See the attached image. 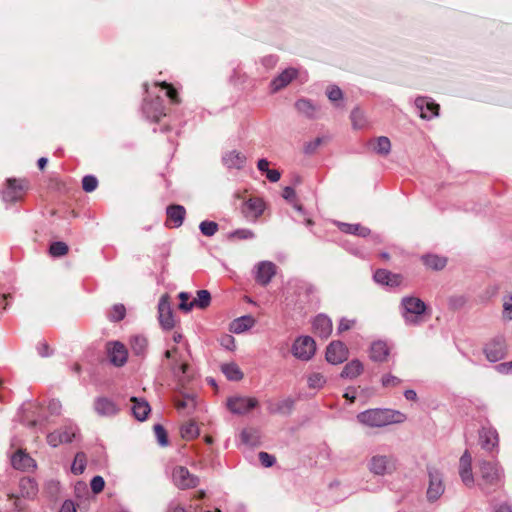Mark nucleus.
Returning a JSON list of instances; mask_svg holds the SVG:
<instances>
[{
  "label": "nucleus",
  "mask_w": 512,
  "mask_h": 512,
  "mask_svg": "<svg viewBox=\"0 0 512 512\" xmlns=\"http://www.w3.org/2000/svg\"><path fill=\"white\" fill-rule=\"evenodd\" d=\"M357 420L368 427H384L394 423H402L405 415L392 409H368L357 415Z\"/></svg>",
  "instance_id": "f257e3e1"
},
{
  "label": "nucleus",
  "mask_w": 512,
  "mask_h": 512,
  "mask_svg": "<svg viewBox=\"0 0 512 512\" xmlns=\"http://www.w3.org/2000/svg\"><path fill=\"white\" fill-rule=\"evenodd\" d=\"M401 315L409 326H418L424 322L427 306L418 297L405 296L400 303Z\"/></svg>",
  "instance_id": "f03ea898"
},
{
  "label": "nucleus",
  "mask_w": 512,
  "mask_h": 512,
  "mask_svg": "<svg viewBox=\"0 0 512 512\" xmlns=\"http://www.w3.org/2000/svg\"><path fill=\"white\" fill-rule=\"evenodd\" d=\"M480 479L478 486L480 489L489 494L495 487L499 486L503 479V470L498 463L486 460L479 462Z\"/></svg>",
  "instance_id": "7ed1b4c3"
},
{
  "label": "nucleus",
  "mask_w": 512,
  "mask_h": 512,
  "mask_svg": "<svg viewBox=\"0 0 512 512\" xmlns=\"http://www.w3.org/2000/svg\"><path fill=\"white\" fill-rule=\"evenodd\" d=\"M367 468L375 476H385L396 470V460L392 455L376 454L368 460Z\"/></svg>",
  "instance_id": "20e7f679"
},
{
  "label": "nucleus",
  "mask_w": 512,
  "mask_h": 512,
  "mask_svg": "<svg viewBox=\"0 0 512 512\" xmlns=\"http://www.w3.org/2000/svg\"><path fill=\"white\" fill-rule=\"evenodd\" d=\"M429 484L427 499L430 502L438 500L445 491L442 473L435 467H428Z\"/></svg>",
  "instance_id": "39448f33"
},
{
  "label": "nucleus",
  "mask_w": 512,
  "mask_h": 512,
  "mask_svg": "<svg viewBox=\"0 0 512 512\" xmlns=\"http://www.w3.org/2000/svg\"><path fill=\"white\" fill-rule=\"evenodd\" d=\"M315 351V341L310 336L298 337L292 345L293 356L302 361L310 360Z\"/></svg>",
  "instance_id": "423d86ee"
},
{
  "label": "nucleus",
  "mask_w": 512,
  "mask_h": 512,
  "mask_svg": "<svg viewBox=\"0 0 512 512\" xmlns=\"http://www.w3.org/2000/svg\"><path fill=\"white\" fill-rule=\"evenodd\" d=\"M226 406L231 413L243 415L256 408L258 400L254 397L236 395L227 399Z\"/></svg>",
  "instance_id": "0eeeda50"
},
{
  "label": "nucleus",
  "mask_w": 512,
  "mask_h": 512,
  "mask_svg": "<svg viewBox=\"0 0 512 512\" xmlns=\"http://www.w3.org/2000/svg\"><path fill=\"white\" fill-rule=\"evenodd\" d=\"M164 356L167 359L172 360L171 370L173 374L179 379V381H183L188 369V363L183 354L176 346H173L165 351Z\"/></svg>",
  "instance_id": "6e6552de"
},
{
  "label": "nucleus",
  "mask_w": 512,
  "mask_h": 512,
  "mask_svg": "<svg viewBox=\"0 0 512 512\" xmlns=\"http://www.w3.org/2000/svg\"><path fill=\"white\" fill-rule=\"evenodd\" d=\"M78 428L76 425L69 423L60 430H56L47 435V442L52 447H57L64 443H70L76 438Z\"/></svg>",
  "instance_id": "1a4fd4ad"
},
{
  "label": "nucleus",
  "mask_w": 512,
  "mask_h": 512,
  "mask_svg": "<svg viewBox=\"0 0 512 512\" xmlns=\"http://www.w3.org/2000/svg\"><path fill=\"white\" fill-rule=\"evenodd\" d=\"M173 482L180 489L194 488L198 485L199 479L191 474L184 466H177L173 470Z\"/></svg>",
  "instance_id": "9d476101"
},
{
  "label": "nucleus",
  "mask_w": 512,
  "mask_h": 512,
  "mask_svg": "<svg viewBox=\"0 0 512 512\" xmlns=\"http://www.w3.org/2000/svg\"><path fill=\"white\" fill-rule=\"evenodd\" d=\"M95 412L101 417H113L116 416L120 408L117 403L108 397H97L93 404Z\"/></svg>",
  "instance_id": "9b49d317"
},
{
  "label": "nucleus",
  "mask_w": 512,
  "mask_h": 512,
  "mask_svg": "<svg viewBox=\"0 0 512 512\" xmlns=\"http://www.w3.org/2000/svg\"><path fill=\"white\" fill-rule=\"evenodd\" d=\"M348 358V349L341 341H333L326 350V360L333 364H340Z\"/></svg>",
  "instance_id": "f8f14e48"
},
{
  "label": "nucleus",
  "mask_w": 512,
  "mask_h": 512,
  "mask_svg": "<svg viewBox=\"0 0 512 512\" xmlns=\"http://www.w3.org/2000/svg\"><path fill=\"white\" fill-rule=\"evenodd\" d=\"M459 475L465 486L469 488L474 486L475 481L472 472V457L467 450L462 454L459 460Z\"/></svg>",
  "instance_id": "ddd939ff"
},
{
  "label": "nucleus",
  "mask_w": 512,
  "mask_h": 512,
  "mask_svg": "<svg viewBox=\"0 0 512 512\" xmlns=\"http://www.w3.org/2000/svg\"><path fill=\"white\" fill-rule=\"evenodd\" d=\"M265 203L260 198H249L242 207V213L249 221L255 222L264 212Z\"/></svg>",
  "instance_id": "4468645a"
},
{
  "label": "nucleus",
  "mask_w": 512,
  "mask_h": 512,
  "mask_svg": "<svg viewBox=\"0 0 512 512\" xmlns=\"http://www.w3.org/2000/svg\"><path fill=\"white\" fill-rule=\"evenodd\" d=\"M246 162L245 154L236 149L228 150L222 155V164L229 170H241L246 165Z\"/></svg>",
  "instance_id": "2eb2a0df"
},
{
  "label": "nucleus",
  "mask_w": 512,
  "mask_h": 512,
  "mask_svg": "<svg viewBox=\"0 0 512 512\" xmlns=\"http://www.w3.org/2000/svg\"><path fill=\"white\" fill-rule=\"evenodd\" d=\"M159 322L164 329H171L174 326L173 312L170 306L169 297L163 295L158 303Z\"/></svg>",
  "instance_id": "dca6fc26"
},
{
  "label": "nucleus",
  "mask_w": 512,
  "mask_h": 512,
  "mask_svg": "<svg viewBox=\"0 0 512 512\" xmlns=\"http://www.w3.org/2000/svg\"><path fill=\"white\" fill-rule=\"evenodd\" d=\"M415 107L419 110L420 117L430 120L439 114V105L427 97H418L415 100Z\"/></svg>",
  "instance_id": "f3484780"
},
{
  "label": "nucleus",
  "mask_w": 512,
  "mask_h": 512,
  "mask_svg": "<svg viewBox=\"0 0 512 512\" xmlns=\"http://www.w3.org/2000/svg\"><path fill=\"white\" fill-rule=\"evenodd\" d=\"M143 113L152 121H159L165 115V108L162 99L157 96L154 100H144Z\"/></svg>",
  "instance_id": "a211bd4d"
},
{
  "label": "nucleus",
  "mask_w": 512,
  "mask_h": 512,
  "mask_svg": "<svg viewBox=\"0 0 512 512\" xmlns=\"http://www.w3.org/2000/svg\"><path fill=\"white\" fill-rule=\"evenodd\" d=\"M25 190V185L23 181H18L16 179H8L7 187L2 193L3 200L5 202H16L20 200L23 196Z\"/></svg>",
  "instance_id": "6ab92c4d"
},
{
  "label": "nucleus",
  "mask_w": 512,
  "mask_h": 512,
  "mask_svg": "<svg viewBox=\"0 0 512 512\" xmlns=\"http://www.w3.org/2000/svg\"><path fill=\"white\" fill-rule=\"evenodd\" d=\"M276 274V265L270 261H262L256 267V281L266 286Z\"/></svg>",
  "instance_id": "aec40b11"
},
{
  "label": "nucleus",
  "mask_w": 512,
  "mask_h": 512,
  "mask_svg": "<svg viewBox=\"0 0 512 512\" xmlns=\"http://www.w3.org/2000/svg\"><path fill=\"white\" fill-rule=\"evenodd\" d=\"M107 351L110 362L115 366H122L127 361V350L120 342H111L107 344Z\"/></svg>",
  "instance_id": "412c9836"
},
{
  "label": "nucleus",
  "mask_w": 512,
  "mask_h": 512,
  "mask_svg": "<svg viewBox=\"0 0 512 512\" xmlns=\"http://www.w3.org/2000/svg\"><path fill=\"white\" fill-rule=\"evenodd\" d=\"M375 282L389 287L400 286L403 282V277L400 274H394L386 269H378L373 276Z\"/></svg>",
  "instance_id": "4be33fe9"
},
{
  "label": "nucleus",
  "mask_w": 512,
  "mask_h": 512,
  "mask_svg": "<svg viewBox=\"0 0 512 512\" xmlns=\"http://www.w3.org/2000/svg\"><path fill=\"white\" fill-rule=\"evenodd\" d=\"M267 410L271 414L288 415L294 407V400L290 397L279 401L267 400Z\"/></svg>",
  "instance_id": "5701e85b"
},
{
  "label": "nucleus",
  "mask_w": 512,
  "mask_h": 512,
  "mask_svg": "<svg viewBox=\"0 0 512 512\" xmlns=\"http://www.w3.org/2000/svg\"><path fill=\"white\" fill-rule=\"evenodd\" d=\"M298 74L297 69L287 68L283 70L277 77L271 82V89L273 92H277L286 87Z\"/></svg>",
  "instance_id": "b1692460"
},
{
  "label": "nucleus",
  "mask_w": 512,
  "mask_h": 512,
  "mask_svg": "<svg viewBox=\"0 0 512 512\" xmlns=\"http://www.w3.org/2000/svg\"><path fill=\"white\" fill-rule=\"evenodd\" d=\"M46 418L42 414V408L36 404H28L25 408V414L23 416V422L28 426H36L42 424Z\"/></svg>",
  "instance_id": "393cba45"
},
{
  "label": "nucleus",
  "mask_w": 512,
  "mask_h": 512,
  "mask_svg": "<svg viewBox=\"0 0 512 512\" xmlns=\"http://www.w3.org/2000/svg\"><path fill=\"white\" fill-rule=\"evenodd\" d=\"M485 355L490 362H497L505 355V345L500 339L489 342L485 349Z\"/></svg>",
  "instance_id": "a878e982"
},
{
  "label": "nucleus",
  "mask_w": 512,
  "mask_h": 512,
  "mask_svg": "<svg viewBox=\"0 0 512 512\" xmlns=\"http://www.w3.org/2000/svg\"><path fill=\"white\" fill-rule=\"evenodd\" d=\"M313 329L320 337L327 338L332 332V320L324 314H319L313 321Z\"/></svg>",
  "instance_id": "bb28decb"
},
{
  "label": "nucleus",
  "mask_w": 512,
  "mask_h": 512,
  "mask_svg": "<svg viewBox=\"0 0 512 512\" xmlns=\"http://www.w3.org/2000/svg\"><path fill=\"white\" fill-rule=\"evenodd\" d=\"M11 463L12 466L18 470H30L36 467L34 459L22 450L13 454Z\"/></svg>",
  "instance_id": "cd10ccee"
},
{
  "label": "nucleus",
  "mask_w": 512,
  "mask_h": 512,
  "mask_svg": "<svg viewBox=\"0 0 512 512\" xmlns=\"http://www.w3.org/2000/svg\"><path fill=\"white\" fill-rule=\"evenodd\" d=\"M481 447L485 450H492L498 445V434L493 428L483 427L479 434Z\"/></svg>",
  "instance_id": "c85d7f7f"
},
{
  "label": "nucleus",
  "mask_w": 512,
  "mask_h": 512,
  "mask_svg": "<svg viewBox=\"0 0 512 512\" xmlns=\"http://www.w3.org/2000/svg\"><path fill=\"white\" fill-rule=\"evenodd\" d=\"M256 323V320L251 315H244L235 320L230 324V331L235 334H241L251 329Z\"/></svg>",
  "instance_id": "c756f323"
},
{
  "label": "nucleus",
  "mask_w": 512,
  "mask_h": 512,
  "mask_svg": "<svg viewBox=\"0 0 512 512\" xmlns=\"http://www.w3.org/2000/svg\"><path fill=\"white\" fill-rule=\"evenodd\" d=\"M131 402L133 403L131 407L133 416L139 421H144L151 411L149 403L136 397H132Z\"/></svg>",
  "instance_id": "7c9ffc66"
},
{
  "label": "nucleus",
  "mask_w": 512,
  "mask_h": 512,
  "mask_svg": "<svg viewBox=\"0 0 512 512\" xmlns=\"http://www.w3.org/2000/svg\"><path fill=\"white\" fill-rule=\"evenodd\" d=\"M369 148L376 154L387 156L391 151V142L388 137L380 136L369 141Z\"/></svg>",
  "instance_id": "2f4dec72"
},
{
  "label": "nucleus",
  "mask_w": 512,
  "mask_h": 512,
  "mask_svg": "<svg viewBox=\"0 0 512 512\" xmlns=\"http://www.w3.org/2000/svg\"><path fill=\"white\" fill-rule=\"evenodd\" d=\"M389 355V347L384 341H376L372 343L370 348V358L376 362L386 361Z\"/></svg>",
  "instance_id": "473e14b6"
},
{
  "label": "nucleus",
  "mask_w": 512,
  "mask_h": 512,
  "mask_svg": "<svg viewBox=\"0 0 512 512\" xmlns=\"http://www.w3.org/2000/svg\"><path fill=\"white\" fill-rule=\"evenodd\" d=\"M130 347L133 354H135L136 356L143 357L147 352L148 341L146 337L142 335H135L131 337Z\"/></svg>",
  "instance_id": "72a5a7b5"
},
{
  "label": "nucleus",
  "mask_w": 512,
  "mask_h": 512,
  "mask_svg": "<svg viewBox=\"0 0 512 512\" xmlns=\"http://www.w3.org/2000/svg\"><path fill=\"white\" fill-rule=\"evenodd\" d=\"M363 371V365L362 363L355 359V360H352L350 362H348L342 372H341V377L342 378H349V379H353V378H356L357 376H359Z\"/></svg>",
  "instance_id": "f704fd0d"
},
{
  "label": "nucleus",
  "mask_w": 512,
  "mask_h": 512,
  "mask_svg": "<svg viewBox=\"0 0 512 512\" xmlns=\"http://www.w3.org/2000/svg\"><path fill=\"white\" fill-rule=\"evenodd\" d=\"M186 211L181 205H171L167 208V216L174 223L175 227L182 225Z\"/></svg>",
  "instance_id": "c9c22d12"
},
{
  "label": "nucleus",
  "mask_w": 512,
  "mask_h": 512,
  "mask_svg": "<svg viewBox=\"0 0 512 512\" xmlns=\"http://www.w3.org/2000/svg\"><path fill=\"white\" fill-rule=\"evenodd\" d=\"M297 111L308 118H314L317 107L308 99H300L295 103Z\"/></svg>",
  "instance_id": "e433bc0d"
},
{
  "label": "nucleus",
  "mask_w": 512,
  "mask_h": 512,
  "mask_svg": "<svg viewBox=\"0 0 512 512\" xmlns=\"http://www.w3.org/2000/svg\"><path fill=\"white\" fill-rule=\"evenodd\" d=\"M422 260L428 268L433 270H441L447 263L446 258L434 254L424 255Z\"/></svg>",
  "instance_id": "4c0bfd02"
},
{
  "label": "nucleus",
  "mask_w": 512,
  "mask_h": 512,
  "mask_svg": "<svg viewBox=\"0 0 512 512\" xmlns=\"http://www.w3.org/2000/svg\"><path fill=\"white\" fill-rule=\"evenodd\" d=\"M223 374L227 377V379L231 381H239L243 378V373L240 370L239 366L235 363H226L221 367Z\"/></svg>",
  "instance_id": "58836bf2"
},
{
  "label": "nucleus",
  "mask_w": 512,
  "mask_h": 512,
  "mask_svg": "<svg viewBox=\"0 0 512 512\" xmlns=\"http://www.w3.org/2000/svg\"><path fill=\"white\" fill-rule=\"evenodd\" d=\"M259 439V432L256 429H244L240 433L241 442L248 446H256L259 443Z\"/></svg>",
  "instance_id": "ea45409f"
},
{
  "label": "nucleus",
  "mask_w": 512,
  "mask_h": 512,
  "mask_svg": "<svg viewBox=\"0 0 512 512\" xmlns=\"http://www.w3.org/2000/svg\"><path fill=\"white\" fill-rule=\"evenodd\" d=\"M339 227L341 231L345 233L358 235L361 237H366L370 233V230L367 227L361 226L360 224L341 223Z\"/></svg>",
  "instance_id": "a19ab883"
},
{
  "label": "nucleus",
  "mask_w": 512,
  "mask_h": 512,
  "mask_svg": "<svg viewBox=\"0 0 512 512\" xmlns=\"http://www.w3.org/2000/svg\"><path fill=\"white\" fill-rule=\"evenodd\" d=\"M86 455L83 452H78L75 455L74 461L71 465V472L75 475L82 474L86 468Z\"/></svg>",
  "instance_id": "79ce46f5"
},
{
  "label": "nucleus",
  "mask_w": 512,
  "mask_h": 512,
  "mask_svg": "<svg viewBox=\"0 0 512 512\" xmlns=\"http://www.w3.org/2000/svg\"><path fill=\"white\" fill-rule=\"evenodd\" d=\"M199 434L198 426L195 422L190 421L181 427V436L184 439L190 440L197 437Z\"/></svg>",
  "instance_id": "37998d69"
},
{
  "label": "nucleus",
  "mask_w": 512,
  "mask_h": 512,
  "mask_svg": "<svg viewBox=\"0 0 512 512\" xmlns=\"http://www.w3.org/2000/svg\"><path fill=\"white\" fill-rule=\"evenodd\" d=\"M211 302L210 292L207 290H199L197 291V298L193 300L194 307H198L201 309L207 308Z\"/></svg>",
  "instance_id": "c03bdc74"
},
{
  "label": "nucleus",
  "mask_w": 512,
  "mask_h": 512,
  "mask_svg": "<svg viewBox=\"0 0 512 512\" xmlns=\"http://www.w3.org/2000/svg\"><path fill=\"white\" fill-rule=\"evenodd\" d=\"M307 382L310 388L321 389L326 383V378L321 373L314 372L308 376Z\"/></svg>",
  "instance_id": "a18cd8bd"
},
{
  "label": "nucleus",
  "mask_w": 512,
  "mask_h": 512,
  "mask_svg": "<svg viewBox=\"0 0 512 512\" xmlns=\"http://www.w3.org/2000/svg\"><path fill=\"white\" fill-rule=\"evenodd\" d=\"M350 118L355 129H361L366 124L364 113L358 108L352 110Z\"/></svg>",
  "instance_id": "49530a36"
},
{
  "label": "nucleus",
  "mask_w": 512,
  "mask_h": 512,
  "mask_svg": "<svg viewBox=\"0 0 512 512\" xmlns=\"http://www.w3.org/2000/svg\"><path fill=\"white\" fill-rule=\"evenodd\" d=\"M68 252V246L66 243L62 242V241H57V242H53L51 245H50V248H49V253L53 256V257H61V256H64L66 255Z\"/></svg>",
  "instance_id": "de8ad7c7"
},
{
  "label": "nucleus",
  "mask_w": 512,
  "mask_h": 512,
  "mask_svg": "<svg viewBox=\"0 0 512 512\" xmlns=\"http://www.w3.org/2000/svg\"><path fill=\"white\" fill-rule=\"evenodd\" d=\"M201 233L205 236L211 237L218 231V224L214 221H202L199 225Z\"/></svg>",
  "instance_id": "09e8293b"
},
{
  "label": "nucleus",
  "mask_w": 512,
  "mask_h": 512,
  "mask_svg": "<svg viewBox=\"0 0 512 512\" xmlns=\"http://www.w3.org/2000/svg\"><path fill=\"white\" fill-rule=\"evenodd\" d=\"M155 86H161L162 89L166 90V96L170 99V101L174 104H178L180 99L178 97V93L176 89L166 82L155 83Z\"/></svg>",
  "instance_id": "8fccbe9b"
},
{
  "label": "nucleus",
  "mask_w": 512,
  "mask_h": 512,
  "mask_svg": "<svg viewBox=\"0 0 512 512\" xmlns=\"http://www.w3.org/2000/svg\"><path fill=\"white\" fill-rule=\"evenodd\" d=\"M126 315V309L123 304H116L112 307L109 313V319L111 321L117 322L122 320Z\"/></svg>",
  "instance_id": "3c124183"
},
{
  "label": "nucleus",
  "mask_w": 512,
  "mask_h": 512,
  "mask_svg": "<svg viewBox=\"0 0 512 512\" xmlns=\"http://www.w3.org/2000/svg\"><path fill=\"white\" fill-rule=\"evenodd\" d=\"M179 309L185 312H189L194 308L193 301H189L190 294L188 292H180L179 295Z\"/></svg>",
  "instance_id": "603ef678"
},
{
  "label": "nucleus",
  "mask_w": 512,
  "mask_h": 512,
  "mask_svg": "<svg viewBox=\"0 0 512 512\" xmlns=\"http://www.w3.org/2000/svg\"><path fill=\"white\" fill-rule=\"evenodd\" d=\"M98 185V180L93 175H86L82 179V188L85 192H93Z\"/></svg>",
  "instance_id": "864d4df0"
},
{
  "label": "nucleus",
  "mask_w": 512,
  "mask_h": 512,
  "mask_svg": "<svg viewBox=\"0 0 512 512\" xmlns=\"http://www.w3.org/2000/svg\"><path fill=\"white\" fill-rule=\"evenodd\" d=\"M449 307L454 310H459L467 303V298L464 295H454L448 300Z\"/></svg>",
  "instance_id": "5fc2aeb1"
},
{
  "label": "nucleus",
  "mask_w": 512,
  "mask_h": 512,
  "mask_svg": "<svg viewBox=\"0 0 512 512\" xmlns=\"http://www.w3.org/2000/svg\"><path fill=\"white\" fill-rule=\"evenodd\" d=\"M196 405L195 399L193 396L186 395L182 400H178L176 402V408L178 410L184 409H194Z\"/></svg>",
  "instance_id": "6e6d98bb"
},
{
  "label": "nucleus",
  "mask_w": 512,
  "mask_h": 512,
  "mask_svg": "<svg viewBox=\"0 0 512 512\" xmlns=\"http://www.w3.org/2000/svg\"><path fill=\"white\" fill-rule=\"evenodd\" d=\"M154 432H155V436L157 438L158 443L161 446H166L168 444V439H167V433H166L165 429L163 428V426H161L160 424H156L154 426Z\"/></svg>",
  "instance_id": "4d7b16f0"
},
{
  "label": "nucleus",
  "mask_w": 512,
  "mask_h": 512,
  "mask_svg": "<svg viewBox=\"0 0 512 512\" xmlns=\"http://www.w3.org/2000/svg\"><path fill=\"white\" fill-rule=\"evenodd\" d=\"M104 486H105V481H104L103 477L94 476L91 479L90 487L94 494H98V493L102 492L104 489Z\"/></svg>",
  "instance_id": "13d9d810"
},
{
  "label": "nucleus",
  "mask_w": 512,
  "mask_h": 512,
  "mask_svg": "<svg viewBox=\"0 0 512 512\" xmlns=\"http://www.w3.org/2000/svg\"><path fill=\"white\" fill-rule=\"evenodd\" d=\"M231 236L241 240L254 238L255 234L252 230L247 228L237 229L231 233Z\"/></svg>",
  "instance_id": "bf43d9fd"
},
{
  "label": "nucleus",
  "mask_w": 512,
  "mask_h": 512,
  "mask_svg": "<svg viewBox=\"0 0 512 512\" xmlns=\"http://www.w3.org/2000/svg\"><path fill=\"white\" fill-rule=\"evenodd\" d=\"M402 380L392 374H386L382 377L381 383L383 387H396L400 385Z\"/></svg>",
  "instance_id": "052dcab7"
},
{
  "label": "nucleus",
  "mask_w": 512,
  "mask_h": 512,
  "mask_svg": "<svg viewBox=\"0 0 512 512\" xmlns=\"http://www.w3.org/2000/svg\"><path fill=\"white\" fill-rule=\"evenodd\" d=\"M342 96H343V94L339 87H337V86L328 87L327 97L329 98L330 101H332V102L339 101L342 99Z\"/></svg>",
  "instance_id": "680f3d73"
},
{
  "label": "nucleus",
  "mask_w": 512,
  "mask_h": 512,
  "mask_svg": "<svg viewBox=\"0 0 512 512\" xmlns=\"http://www.w3.org/2000/svg\"><path fill=\"white\" fill-rule=\"evenodd\" d=\"M20 485L23 489L26 487L29 488V491H27V493H26L28 497L35 495L37 492L36 483L34 480H32L30 478L22 479Z\"/></svg>",
  "instance_id": "e2e57ef3"
},
{
  "label": "nucleus",
  "mask_w": 512,
  "mask_h": 512,
  "mask_svg": "<svg viewBox=\"0 0 512 512\" xmlns=\"http://www.w3.org/2000/svg\"><path fill=\"white\" fill-rule=\"evenodd\" d=\"M259 461L264 467H271L276 462V459L273 455L267 452H260Z\"/></svg>",
  "instance_id": "0e129e2a"
},
{
  "label": "nucleus",
  "mask_w": 512,
  "mask_h": 512,
  "mask_svg": "<svg viewBox=\"0 0 512 512\" xmlns=\"http://www.w3.org/2000/svg\"><path fill=\"white\" fill-rule=\"evenodd\" d=\"M355 322L356 321L354 319L341 318L337 328V332L342 333L351 329L355 325Z\"/></svg>",
  "instance_id": "69168bd1"
},
{
  "label": "nucleus",
  "mask_w": 512,
  "mask_h": 512,
  "mask_svg": "<svg viewBox=\"0 0 512 512\" xmlns=\"http://www.w3.org/2000/svg\"><path fill=\"white\" fill-rule=\"evenodd\" d=\"M61 407L62 405L59 400L53 399L48 403V411L50 412L51 415H59Z\"/></svg>",
  "instance_id": "338daca9"
},
{
  "label": "nucleus",
  "mask_w": 512,
  "mask_h": 512,
  "mask_svg": "<svg viewBox=\"0 0 512 512\" xmlns=\"http://www.w3.org/2000/svg\"><path fill=\"white\" fill-rule=\"evenodd\" d=\"M221 345L228 350H233L235 348V339L231 335H225L221 338Z\"/></svg>",
  "instance_id": "774afa93"
}]
</instances>
